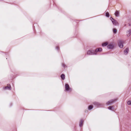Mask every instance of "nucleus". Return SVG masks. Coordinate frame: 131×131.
<instances>
[{
  "mask_svg": "<svg viewBox=\"0 0 131 131\" xmlns=\"http://www.w3.org/2000/svg\"><path fill=\"white\" fill-rule=\"evenodd\" d=\"M124 43L123 41L122 40H119L118 41V45L121 48H122L123 47V43Z\"/></svg>",
  "mask_w": 131,
  "mask_h": 131,
  "instance_id": "obj_1",
  "label": "nucleus"
},
{
  "mask_svg": "<svg viewBox=\"0 0 131 131\" xmlns=\"http://www.w3.org/2000/svg\"><path fill=\"white\" fill-rule=\"evenodd\" d=\"M65 90L67 91H72V89L70 88L69 85L68 84H66L65 85Z\"/></svg>",
  "mask_w": 131,
  "mask_h": 131,
  "instance_id": "obj_2",
  "label": "nucleus"
},
{
  "mask_svg": "<svg viewBox=\"0 0 131 131\" xmlns=\"http://www.w3.org/2000/svg\"><path fill=\"white\" fill-rule=\"evenodd\" d=\"M117 99H116L110 100L106 103V104L107 105H109L110 104H112Z\"/></svg>",
  "mask_w": 131,
  "mask_h": 131,
  "instance_id": "obj_3",
  "label": "nucleus"
},
{
  "mask_svg": "<svg viewBox=\"0 0 131 131\" xmlns=\"http://www.w3.org/2000/svg\"><path fill=\"white\" fill-rule=\"evenodd\" d=\"M87 54L89 55L96 54L94 52L90 50L88 51L87 52Z\"/></svg>",
  "mask_w": 131,
  "mask_h": 131,
  "instance_id": "obj_4",
  "label": "nucleus"
},
{
  "mask_svg": "<svg viewBox=\"0 0 131 131\" xmlns=\"http://www.w3.org/2000/svg\"><path fill=\"white\" fill-rule=\"evenodd\" d=\"M107 47L108 48L111 49L114 48V46L113 44H110L108 45Z\"/></svg>",
  "mask_w": 131,
  "mask_h": 131,
  "instance_id": "obj_5",
  "label": "nucleus"
},
{
  "mask_svg": "<svg viewBox=\"0 0 131 131\" xmlns=\"http://www.w3.org/2000/svg\"><path fill=\"white\" fill-rule=\"evenodd\" d=\"M112 21L114 25L116 26L118 25V23L114 19H113V20H112Z\"/></svg>",
  "mask_w": 131,
  "mask_h": 131,
  "instance_id": "obj_6",
  "label": "nucleus"
},
{
  "mask_svg": "<svg viewBox=\"0 0 131 131\" xmlns=\"http://www.w3.org/2000/svg\"><path fill=\"white\" fill-rule=\"evenodd\" d=\"M84 121L82 119L81 120L79 123V126L81 127L82 126L83 124Z\"/></svg>",
  "mask_w": 131,
  "mask_h": 131,
  "instance_id": "obj_7",
  "label": "nucleus"
},
{
  "mask_svg": "<svg viewBox=\"0 0 131 131\" xmlns=\"http://www.w3.org/2000/svg\"><path fill=\"white\" fill-rule=\"evenodd\" d=\"M129 51V49L128 48H127L124 51V52L125 54H126L128 53Z\"/></svg>",
  "mask_w": 131,
  "mask_h": 131,
  "instance_id": "obj_8",
  "label": "nucleus"
},
{
  "mask_svg": "<svg viewBox=\"0 0 131 131\" xmlns=\"http://www.w3.org/2000/svg\"><path fill=\"white\" fill-rule=\"evenodd\" d=\"M127 33L128 34H127V36H129L131 34V29L129 30L127 32Z\"/></svg>",
  "mask_w": 131,
  "mask_h": 131,
  "instance_id": "obj_9",
  "label": "nucleus"
},
{
  "mask_svg": "<svg viewBox=\"0 0 131 131\" xmlns=\"http://www.w3.org/2000/svg\"><path fill=\"white\" fill-rule=\"evenodd\" d=\"M119 12L118 11H116L115 13V15L116 17H118L119 15Z\"/></svg>",
  "mask_w": 131,
  "mask_h": 131,
  "instance_id": "obj_10",
  "label": "nucleus"
},
{
  "mask_svg": "<svg viewBox=\"0 0 131 131\" xmlns=\"http://www.w3.org/2000/svg\"><path fill=\"white\" fill-rule=\"evenodd\" d=\"M108 44V43L107 42H105L102 44V46H107Z\"/></svg>",
  "mask_w": 131,
  "mask_h": 131,
  "instance_id": "obj_11",
  "label": "nucleus"
},
{
  "mask_svg": "<svg viewBox=\"0 0 131 131\" xmlns=\"http://www.w3.org/2000/svg\"><path fill=\"white\" fill-rule=\"evenodd\" d=\"M61 79L62 80H64L65 79V75L64 74H62L61 76Z\"/></svg>",
  "mask_w": 131,
  "mask_h": 131,
  "instance_id": "obj_12",
  "label": "nucleus"
},
{
  "mask_svg": "<svg viewBox=\"0 0 131 131\" xmlns=\"http://www.w3.org/2000/svg\"><path fill=\"white\" fill-rule=\"evenodd\" d=\"M127 104L128 105H131V101H128L127 102Z\"/></svg>",
  "mask_w": 131,
  "mask_h": 131,
  "instance_id": "obj_13",
  "label": "nucleus"
},
{
  "mask_svg": "<svg viewBox=\"0 0 131 131\" xmlns=\"http://www.w3.org/2000/svg\"><path fill=\"white\" fill-rule=\"evenodd\" d=\"M8 89V84L7 85V86H6L5 87H4L3 88V89L4 90H6L7 89Z\"/></svg>",
  "mask_w": 131,
  "mask_h": 131,
  "instance_id": "obj_14",
  "label": "nucleus"
},
{
  "mask_svg": "<svg viewBox=\"0 0 131 131\" xmlns=\"http://www.w3.org/2000/svg\"><path fill=\"white\" fill-rule=\"evenodd\" d=\"M113 107V106H110L108 107V109L110 110H112V108Z\"/></svg>",
  "mask_w": 131,
  "mask_h": 131,
  "instance_id": "obj_15",
  "label": "nucleus"
},
{
  "mask_svg": "<svg viewBox=\"0 0 131 131\" xmlns=\"http://www.w3.org/2000/svg\"><path fill=\"white\" fill-rule=\"evenodd\" d=\"M113 32L114 33H116L117 32V30L116 29H114L113 30Z\"/></svg>",
  "mask_w": 131,
  "mask_h": 131,
  "instance_id": "obj_16",
  "label": "nucleus"
},
{
  "mask_svg": "<svg viewBox=\"0 0 131 131\" xmlns=\"http://www.w3.org/2000/svg\"><path fill=\"white\" fill-rule=\"evenodd\" d=\"M94 104L97 105H98V106H100L101 105V104L100 103H99L98 102H95L94 103Z\"/></svg>",
  "mask_w": 131,
  "mask_h": 131,
  "instance_id": "obj_17",
  "label": "nucleus"
},
{
  "mask_svg": "<svg viewBox=\"0 0 131 131\" xmlns=\"http://www.w3.org/2000/svg\"><path fill=\"white\" fill-rule=\"evenodd\" d=\"M93 108V106L92 105H90L89 106L88 108L89 109H91Z\"/></svg>",
  "mask_w": 131,
  "mask_h": 131,
  "instance_id": "obj_18",
  "label": "nucleus"
},
{
  "mask_svg": "<svg viewBox=\"0 0 131 131\" xmlns=\"http://www.w3.org/2000/svg\"><path fill=\"white\" fill-rule=\"evenodd\" d=\"M106 15L107 17H109V13L108 12L106 13Z\"/></svg>",
  "mask_w": 131,
  "mask_h": 131,
  "instance_id": "obj_19",
  "label": "nucleus"
},
{
  "mask_svg": "<svg viewBox=\"0 0 131 131\" xmlns=\"http://www.w3.org/2000/svg\"><path fill=\"white\" fill-rule=\"evenodd\" d=\"M98 49L99 50V51H102V49L101 48H98Z\"/></svg>",
  "mask_w": 131,
  "mask_h": 131,
  "instance_id": "obj_20",
  "label": "nucleus"
},
{
  "mask_svg": "<svg viewBox=\"0 0 131 131\" xmlns=\"http://www.w3.org/2000/svg\"><path fill=\"white\" fill-rule=\"evenodd\" d=\"M99 50H98V49H96L95 50V52H94L95 53V52H98V51H99Z\"/></svg>",
  "mask_w": 131,
  "mask_h": 131,
  "instance_id": "obj_21",
  "label": "nucleus"
},
{
  "mask_svg": "<svg viewBox=\"0 0 131 131\" xmlns=\"http://www.w3.org/2000/svg\"><path fill=\"white\" fill-rule=\"evenodd\" d=\"M10 84H9V90L10 89H11V86L10 85H9Z\"/></svg>",
  "mask_w": 131,
  "mask_h": 131,
  "instance_id": "obj_22",
  "label": "nucleus"
},
{
  "mask_svg": "<svg viewBox=\"0 0 131 131\" xmlns=\"http://www.w3.org/2000/svg\"><path fill=\"white\" fill-rule=\"evenodd\" d=\"M111 20L112 21V20H113V19H114L112 17H111L110 18Z\"/></svg>",
  "mask_w": 131,
  "mask_h": 131,
  "instance_id": "obj_23",
  "label": "nucleus"
},
{
  "mask_svg": "<svg viewBox=\"0 0 131 131\" xmlns=\"http://www.w3.org/2000/svg\"><path fill=\"white\" fill-rule=\"evenodd\" d=\"M57 49H59V47H57Z\"/></svg>",
  "mask_w": 131,
  "mask_h": 131,
  "instance_id": "obj_24",
  "label": "nucleus"
},
{
  "mask_svg": "<svg viewBox=\"0 0 131 131\" xmlns=\"http://www.w3.org/2000/svg\"><path fill=\"white\" fill-rule=\"evenodd\" d=\"M129 25L130 26V24H129Z\"/></svg>",
  "mask_w": 131,
  "mask_h": 131,
  "instance_id": "obj_25",
  "label": "nucleus"
},
{
  "mask_svg": "<svg viewBox=\"0 0 131 131\" xmlns=\"http://www.w3.org/2000/svg\"><path fill=\"white\" fill-rule=\"evenodd\" d=\"M63 66H64V64H63Z\"/></svg>",
  "mask_w": 131,
  "mask_h": 131,
  "instance_id": "obj_26",
  "label": "nucleus"
}]
</instances>
